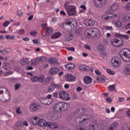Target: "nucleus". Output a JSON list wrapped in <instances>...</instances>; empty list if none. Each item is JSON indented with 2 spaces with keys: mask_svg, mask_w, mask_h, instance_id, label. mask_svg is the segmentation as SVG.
<instances>
[{
  "mask_svg": "<svg viewBox=\"0 0 130 130\" xmlns=\"http://www.w3.org/2000/svg\"><path fill=\"white\" fill-rule=\"evenodd\" d=\"M118 9V4L117 3H114L110 6V9L112 12H115V11H117Z\"/></svg>",
  "mask_w": 130,
  "mask_h": 130,
  "instance_id": "nucleus-23",
  "label": "nucleus"
},
{
  "mask_svg": "<svg viewBox=\"0 0 130 130\" xmlns=\"http://www.w3.org/2000/svg\"><path fill=\"white\" fill-rule=\"evenodd\" d=\"M84 82L86 85H89V84L92 83V78L90 77V76H86L84 78Z\"/></svg>",
  "mask_w": 130,
  "mask_h": 130,
  "instance_id": "nucleus-25",
  "label": "nucleus"
},
{
  "mask_svg": "<svg viewBox=\"0 0 130 130\" xmlns=\"http://www.w3.org/2000/svg\"><path fill=\"white\" fill-rule=\"evenodd\" d=\"M44 60H46V57H39V58H37L35 60L31 59L30 60V66H32V67H36L38 62H40V61H43Z\"/></svg>",
  "mask_w": 130,
  "mask_h": 130,
  "instance_id": "nucleus-12",
  "label": "nucleus"
},
{
  "mask_svg": "<svg viewBox=\"0 0 130 130\" xmlns=\"http://www.w3.org/2000/svg\"><path fill=\"white\" fill-rule=\"evenodd\" d=\"M70 2H66L64 5V8L68 16H76L77 15V7L74 5H69Z\"/></svg>",
  "mask_w": 130,
  "mask_h": 130,
  "instance_id": "nucleus-4",
  "label": "nucleus"
},
{
  "mask_svg": "<svg viewBox=\"0 0 130 130\" xmlns=\"http://www.w3.org/2000/svg\"><path fill=\"white\" fill-rule=\"evenodd\" d=\"M106 72L107 74H108L109 75H111V76H114V75H115V72H114V71L110 69H107Z\"/></svg>",
  "mask_w": 130,
  "mask_h": 130,
  "instance_id": "nucleus-33",
  "label": "nucleus"
},
{
  "mask_svg": "<svg viewBox=\"0 0 130 130\" xmlns=\"http://www.w3.org/2000/svg\"><path fill=\"white\" fill-rule=\"evenodd\" d=\"M122 22H130V16L125 15L122 18Z\"/></svg>",
  "mask_w": 130,
  "mask_h": 130,
  "instance_id": "nucleus-32",
  "label": "nucleus"
},
{
  "mask_svg": "<svg viewBox=\"0 0 130 130\" xmlns=\"http://www.w3.org/2000/svg\"><path fill=\"white\" fill-rule=\"evenodd\" d=\"M56 87H57V85L55 84H53L51 85L49 87V88L48 89V92H49V93H51L53 92V91H54V89H55Z\"/></svg>",
  "mask_w": 130,
  "mask_h": 130,
  "instance_id": "nucleus-26",
  "label": "nucleus"
},
{
  "mask_svg": "<svg viewBox=\"0 0 130 130\" xmlns=\"http://www.w3.org/2000/svg\"><path fill=\"white\" fill-rule=\"evenodd\" d=\"M95 21L92 19H87L84 20V24L85 26H94L95 25Z\"/></svg>",
  "mask_w": 130,
  "mask_h": 130,
  "instance_id": "nucleus-17",
  "label": "nucleus"
},
{
  "mask_svg": "<svg viewBox=\"0 0 130 130\" xmlns=\"http://www.w3.org/2000/svg\"><path fill=\"white\" fill-rule=\"evenodd\" d=\"M93 3L96 8H103L106 4V0H94Z\"/></svg>",
  "mask_w": 130,
  "mask_h": 130,
  "instance_id": "nucleus-13",
  "label": "nucleus"
},
{
  "mask_svg": "<svg viewBox=\"0 0 130 130\" xmlns=\"http://www.w3.org/2000/svg\"><path fill=\"white\" fill-rule=\"evenodd\" d=\"M66 80L68 82H73L76 80V77L71 74H69L66 76Z\"/></svg>",
  "mask_w": 130,
  "mask_h": 130,
  "instance_id": "nucleus-21",
  "label": "nucleus"
},
{
  "mask_svg": "<svg viewBox=\"0 0 130 130\" xmlns=\"http://www.w3.org/2000/svg\"><path fill=\"white\" fill-rule=\"evenodd\" d=\"M82 90H83V88L81 86H78L76 88V91H77V92H80V91H82Z\"/></svg>",
  "mask_w": 130,
  "mask_h": 130,
  "instance_id": "nucleus-63",
  "label": "nucleus"
},
{
  "mask_svg": "<svg viewBox=\"0 0 130 130\" xmlns=\"http://www.w3.org/2000/svg\"><path fill=\"white\" fill-rule=\"evenodd\" d=\"M41 109V106L39 104L33 103L29 106V110L31 112H35L37 110Z\"/></svg>",
  "mask_w": 130,
  "mask_h": 130,
  "instance_id": "nucleus-11",
  "label": "nucleus"
},
{
  "mask_svg": "<svg viewBox=\"0 0 130 130\" xmlns=\"http://www.w3.org/2000/svg\"><path fill=\"white\" fill-rule=\"evenodd\" d=\"M98 48V50L100 51H102V50H104L105 49L104 46H103V45H99Z\"/></svg>",
  "mask_w": 130,
  "mask_h": 130,
  "instance_id": "nucleus-43",
  "label": "nucleus"
},
{
  "mask_svg": "<svg viewBox=\"0 0 130 130\" xmlns=\"http://www.w3.org/2000/svg\"><path fill=\"white\" fill-rule=\"evenodd\" d=\"M118 126V124L117 123H114L111 125V128L113 130L115 129Z\"/></svg>",
  "mask_w": 130,
  "mask_h": 130,
  "instance_id": "nucleus-39",
  "label": "nucleus"
},
{
  "mask_svg": "<svg viewBox=\"0 0 130 130\" xmlns=\"http://www.w3.org/2000/svg\"><path fill=\"white\" fill-rule=\"evenodd\" d=\"M32 120L31 121V123L33 125H38L41 127H48L49 123V121H47L44 119L40 118L37 116H34L32 118Z\"/></svg>",
  "mask_w": 130,
  "mask_h": 130,
  "instance_id": "nucleus-2",
  "label": "nucleus"
},
{
  "mask_svg": "<svg viewBox=\"0 0 130 130\" xmlns=\"http://www.w3.org/2000/svg\"><path fill=\"white\" fill-rule=\"evenodd\" d=\"M11 99V94L7 88L0 87V100L2 102H8Z\"/></svg>",
  "mask_w": 130,
  "mask_h": 130,
  "instance_id": "nucleus-3",
  "label": "nucleus"
},
{
  "mask_svg": "<svg viewBox=\"0 0 130 130\" xmlns=\"http://www.w3.org/2000/svg\"><path fill=\"white\" fill-rule=\"evenodd\" d=\"M85 36L88 38H90V37H97L100 36V31L96 28H89L86 30Z\"/></svg>",
  "mask_w": 130,
  "mask_h": 130,
  "instance_id": "nucleus-6",
  "label": "nucleus"
},
{
  "mask_svg": "<svg viewBox=\"0 0 130 130\" xmlns=\"http://www.w3.org/2000/svg\"><path fill=\"white\" fill-rule=\"evenodd\" d=\"M76 130H87L84 126H77L76 127Z\"/></svg>",
  "mask_w": 130,
  "mask_h": 130,
  "instance_id": "nucleus-44",
  "label": "nucleus"
},
{
  "mask_svg": "<svg viewBox=\"0 0 130 130\" xmlns=\"http://www.w3.org/2000/svg\"><path fill=\"white\" fill-rule=\"evenodd\" d=\"M113 35L114 37H115L116 38H121L122 35L120 33L118 32H114L113 34Z\"/></svg>",
  "mask_w": 130,
  "mask_h": 130,
  "instance_id": "nucleus-38",
  "label": "nucleus"
},
{
  "mask_svg": "<svg viewBox=\"0 0 130 130\" xmlns=\"http://www.w3.org/2000/svg\"><path fill=\"white\" fill-rule=\"evenodd\" d=\"M106 101L108 102V103H111V102H112V100H111V99L109 97L106 98Z\"/></svg>",
  "mask_w": 130,
  "mask_h": 130,
  "instance_id": "nucleus-54",
  "label": "nucleus"
},
{
  "mask_svg": "<svg viewBox=\"0 0 130 130\" xmlns=\"http://www.w3.org/2000/svg\"><path fill=\"white\" fill-rule=\"evenodd\" d=\"M10 75H13V72L9 71V72H6L5 73V76H10Z\"/></svg>",
  "mask_w": 130,
  "mask_h": 130,
  "instance_id": "nucleus-59",
  "label": "nucleus"
},
{
  "mask_svg": "<svg viewBox=\"0 0 130 130\" xmlns=\"http://www.w3.org/2000/svg\"><path fill=\"white\" fill-rule=\"evenodd\" d=\"M102 29V30H108L109 31H112L113 30V28L112 26H103Z\"/></svg>",
  "mask_w": 130,
  "mask_h": 130,
  "instance_id": "nucleus-35",
  "label": "nucleus"
},
{
  "mask_svg": "<svg viewBox=\"0 0 130 130\" xmlns=\"http://www.w3.org/2000/svg\"><path fill=\"white\" fill-rule=\"evenodd\" d=\"M84 116H85L83 115L82 117V115H80L77 117L76 119V122H79L80 124H87L88 121L93 119V117L90 116H87V118H84Z\"/></svg>",
  "mask_w": 130,
  "mask_h": 130,
  "instance_id": "nucleus-8",
  "label": "nucleus"
},
{
  "mask_svg": "<svg viewBox=\"0 0 130 130\" xmlns=\"http://www.w3.org/2000/svg\"><path fill=\"white\" fill-rule=\"evenodd\" d=\"M59 97L60 99H62V100H66L67 101H69V100L71 99H70V95H69V94L64 91H59Z\"/></svg>",
  "mask_w": 130,
  "mask_h": 130,
  "instance_id": "nucleus-14",
  "label": "nucleus"
},
{
  "mask_svg": "<svg viewBox=\"0 0 130 130\" xmlns=\"http://www.w3.org/2000/svg\"><path fill=\"white\" fill-rule=\"evenodd\" d=\"M61 34L59 32H55L54 35L51 36V39H57V38H59L61 37Z\"/></svg>",
  "mask_w": 130,
  "mask_h": 130,
  "instance_id": "nucleus-27",
  "label": "nucleus"
},
{
  "mask_svg": "<svg viewBox=\"0 0 130 130\" xmlns=\"http://www.w3.org/2000/svg\"><path fill=\"white\" fill-rule=\"evenodd\" d=\"M52 34V27H48L46 28V35H50Z\"/></svg>",
  "mask_w": 130,
  "mask_h": 130,
  "instance_id": "nucleus-34",
  "label": "nucleus"
},
{
  "mask_svg": "<svg viewBox=\"0 0 130 130\" xmlns=\"http://www.w3.org/2000/svg\"><path fill=\"white\" fill-rule=\"evenodd\" d=\"M111 62L112 67L116 69H118L121 66V60L120 58L115 56L113 57L111 60Z\"/></svg>",
  "mask_w": 130,
  "mask_h": 130,
  "instance_id": "nucleus-9",
  "label": "nucleus"
},
{
  "mask_svg": "<svg viewBox=\"0 0 130 130\" xmlns=\"http://www.w3.org/2000/svg\"><path fill=\"white\" fill-rule=\"evenodd\" d=\"M60 15H61V16H66L67 15V13H66V12H64V11H61L60 12Z\"/></svg>",
  "mask_w": 130,
  "mask_h": 130,
  "instance_id": "nucleus-64",
  "label": "nucleus"
},
{
  "mask_svg": "<svg viewBox=\"0 0 130 130\" xmlns=\"http://www.w3.org/2000/svg\"><path fill=\"white\" fill-rule=\"evenodd\" d=\"M96 81H98V82H99V83H103V82H104L105 79L103 77H97L96 78Z\"/></svg>",
  "mask_w": 130,
  "mask_h": 130,
  "instance_id": "nucleus-40",
  "label": "nucleus"
},
{
  "mask_svg": "<svg viewBox=\"0 0 130 130\" xmlns=\"http://www.w3.org/2000/svg\"><path fill=\"white\" fill-rule=\"evenodd\" d=\"M109 91H114L115 90V86L114 85H111L108 87Z\"/></svg>",
  "mask_w": 130,
  "mask_h": 130,
  "instance_id": "nucleus-42",
  "label": "nucleus"
},
{
  "mask_svg": "<svg viewBox=\"0 0 130 130\" xmlns=\"http://www.w3.org/2000/svg\"><path fill=\"white\" fill-rule=\"evenodd\" d=\"M121 38H124V39H129V36L127 35H122Z\"/></svg>",
  "mask_w": 130,
  "mask_h": 130,
  "instance_id": "nucleus-53",
  "label": "nucleus"
},
{
  "mask_svg": "<svg viewBox=\"0 0 130 130\" xmlns=\"http://www.w3.org/2000/svg\"><path fill=\"white\" fill-rule=\"evenodd\" d=\"M80 114V110H77L76 112L74 113V116L75 117H77V116H79Z\"/></svg>",
  "mask_w": 130,
  "mask_h": 130,
  "instance_id": "nucleus-50",
  "label": "nucleus"
},
{
  "mask_svg": "<svg viewBox=\"0 0 130 130\" xmlns=\"http://www.w3.org/2000/svg\"><path fill=\"white\" fill-rule=\"evenodd\" d=\"M16 113L17 114H21L22 112L21 111V109L20 108H16Z\"/></svg>",
  "mask_w": 130,
  "mask_h": 130,
  "instance_id": "nucleus-55",
  "label": "nucleus"
},
{
  "mask_svg": "<svg viewBox=\"0 0 130 130\" xmlns=\"http://www.w3.org/2000/svg\"><path fill=\"white\" fill-rule=\"evenodd\" d=\"M17 15L19 16V17H21L22 15H23V12L21 10H18L17 11Z\"/></svg>",
  "mask_w": 130,
  "mask_h": 130,
  "instance_id": "nucleus-58",
  "label": "nucleus"
},
{
  "mask_svg": "<svg viewBox=\"0 0 130 130\" xmlns=\"http://www.w3.org/2000/svg\"><path fill=\"white\" fill-rule=\"evenodd\" d=\"M115 25L116 26V27H118V28H120V27L122 26V22L119 20H118L115 22Z\"/></svg>",
  "mask_w": 130,
  "mask_h": 130,
  "instance_id": "nucleus-37",
  "label": "nucleus"
},
{
  "mask_svg": "<svg viewBox=\"0 0 130 130\" xmlns=\"http://www.w3.org/2000/svg\"><path fill=\"white\" fill-rule=\"evenodd\" d=\"M58 72H59V69L58 68H52L49 69V74L50 75H52V76H54V75H56Z\"/></svg>",
  "mask_w": 130,
  "mask_h": 130,
  "instance_id": "nucleus-18",
  "label": "nucleus"
},
{
  "mask_svg": "<svg viewBox=\"0 0 130 130\" xmlns=\"http://www.w3.org/2000/svg\"><path fill=\"white\" fill-rule=\"evenodd\" d=\"M65 24L66 25H73V27H76L77 26V21L74 19H70V21H66Z\"/></svg>",
  "mask_w": 130,
  "mask_h": 130,
  "instance_id": "nucleus-19",
  "label": "nucleus"
},
{
  "mask_svg": "<svg viewBox=\"0 0 130 130\" xmlns=\"http://www.w3.org/2000/svg\"><path fill=\"white\" fill-rule=\"evenodd\" d=\"M6 39H15V36L14 35H6Z\"/></svg>",
  "mask_w": 130,
  "mask_h": 130,
  "instance_id": "nucleus-47",
  "label": "nucleus"
},
{
  "mask_svg": "<svg viewBox=\"0 0 130 130\" xmlns=\"http://www.w3.org/2000/svg\"><path fill=\"white\" fill-rule=\"evenodd\" d=\"M49 125L48 126V127L49 128H52V129H56V128H58L59 127V125L58 123L55 122H48Z\"/></svg>",
  "mask_w": 130,
  "mask_h": 130,
  "instance_id": "nucleus-15",
  "label": "nucleus"
},
{
  "mask_svg": "<svg viewBox=\"0 0 130 130\" xmlns=\"http://www.w3.org/2000/svg\"><path fill=\"white\" fill-rule=\"evenodd\" d=\"M45 98L46 99H48L50 101V102H52L53 101L52 95L51 94H49L46 98Z\"/></svg>",
  "mask_w": 130,
  "mask_h": 130,
  "instance_id": "nucleus-41",
  "label": "nucleus"
},
{
  "mask_svg": "<svg viewBox=\"0 0 130 130\" xmlns=\"http://www.w3.org/2000/svg\"><path fill=\"white\" fill-rule=\"evenodd\" d=\"M70 107V104L68 103L60 102L55 105L53 107V111L49 112L47 114V117L51 120H56L60 118V112L68 109Z\"/></svg>",
  "mask_w": 130,
  "mask_h": 130,
  "instance_id": "nucleus-1",
  "label": "nucleus"
},
{
  "mask_svg": "<svg viewBox=\"0 0 130 130\" xmlns=\"http://www.w3.org/2000/svg\"><path fill=\"white\" fill-rule=\"evenodd\" d=\"M89 129L90 130H95V126L94 125L91 124L89 126Z\"/></svg>",
  "mask_w": 130,
  "mask_h": 130,
  "instance_id": "nucleus-57",
  "label": "nucleus"
},
{
  "mask_svg": "<svg viewBox=\"0 0 130 130\" xmlns=\"http://www.w3.org/2000/svg\"><path fill=\"white\" fill-rule=\"evenodd\" d=\"M21 63L22 66H26V64H29V59L27 58H23L21 60Z\"/></svg>",
  "mask_w": 130,
  "mask_h": 130,
  "instance_id": "nucleus-29",
  "label": "nucleus"
},
{
  "mask_svg": "<svg viewBox=\"0 0 130 130\" xmlns=\"http://www.w3.org/2000/svg\"><path fill=\"white\" fill-rule=\"evenodd\" d=\"M17 33L20 35H23L25 34V30L24 29H19L17 31Z\"/></svg>",
  "mask_w": 130,
  "mask_h": 130,
  "instance_id": "nucleus-46",
  "label": "nucleus"
},
{
  "mask_svg": "<svg viewBox=\"0 0 130 130\" xmlns=\"http://www.w3.org/2000/svg\"><path fill=\"white\" fill-rule=\"evenodd\" d=\"M40 100L41 102L43 103V104H45V105H50V104L52 103V102H50L49 100L44 98H42Z\"/></svg>",
  "mask_w": 130,
  "mask_h": 130,
  "instance_id": "nucleus-20",
  "label": "nucleus"
},
{
  "mask_svg": "<svg viewBox=\"0 0 130 130\" xmlns=\"http://www.w3.org/2000/svg\"><path fill=\"white\" fill-rule=\"evenodd\" d=\"M124 73L125 75H127V76L130 75V64H127L125 66Z\"/></svg>",
  "mask_w": 130,
  "mask_h": 130,
  "instance_id": "nucleus-22",
  "label": "nucleus"
},
{
  "mask_svg": "<svg viewBox=\"0 0 130 130\" xmlns=\"http://www.w3.org/2000/svg\"><path fill=\"white\" fill-rule=\"evenodd\" d=\"M126 116H127V117L130 118V110H128L126 111Z\"/></svg>",
  "mask_w": 130,
  "mask_h": 130,
  "instance_id": "nucleus-61",
  "label": "nucleus"
},
{
  "mask_svg": "<svg viewBox=\"0 0 130 130\" xmlns=\"http://www.w3.org/2000/svg\"><path fill=\"white\" fill-rule=\"evenodd\" d=\"M73 39H74V36H73L72 34H70L66 38V41H72Z\"/></svg>",
  "mask_w": 130,
  "mask_h": 130,
  "instance_id": "nucleus-36",
  "label": "nucleus"
},
{
  "mask_svg": "<svg viewBox=\"0 0 130 130\" xmlns=\"http://www.w3.org/2000/svg\"><path fill=\"white\" fill-rule=\"evenodd\" d=\"M118 15L115 13H112L109 12V10H107L106 13L102 15V19L103 21H108V20H112L114 18H117Z\"/></svg>",
  "mask_w": 130,
  "mask_h": 130,
  "instance_id": "nucleus-7",
  "label": "nucleus"
},
{
  "mask_svg": "<svg viewBox=\"0 0 130 130\" xmlns=\"http://www.w3.org/2000/svg\"><path fill=\"white\" fill-rule=\"evenodd\" d=\"M48 62L51 64L54 63L55 62L54 58H49L48 59Z\"/></svg>",
  "mask_w": 130,
  "mask_h": 130,
  "instance_id": "nucleus-45",
  "label": "nucleus"
},
{
  "mask_svg": "<svg viewBox=\"0 0 130 130\" xmlns=\"http://www.w3.org/2000/svg\"><path fill=\"white\" fill-rule=\"evenodd\" d=\"M0 53H2L3 54H8L9 52L6 50H0Z\"/></svg>",
  "mask_w": 130,
  "mask_h": 130,
  "instance_id": "nucleus-56",
  "label": "nucleus"
},
{
  "mask_svg": "<svg viewBox=\"0 0 130 130\" xmlns=\"http://www.w3.org/2000/svg\"><path fill=\"white\" fill-rule=\"evenodd\" d=\"M79 69L80 70V71H82L90 70V68H89V67H88L85 64L80 65L79 66Z\"/></svg>",
  "mask_w": 130,
  "mask_h": 130,
  "instance_id": "nucleus-24",
  "label": "nucleus"
},
{
  "mask_svg": "<svg viewBox=\"0 0 130 130\" xmlns=\"http://www.w3.org/2000/svg\"><path fill=\"white\" fill-rule=\"evenodd\" d=\"M64 67L67 69V70H73V69L75 68V64L69 63V64H67V65H65Z\"/></svg>",
  "mask_w": 130,
  "mask_h": 130,
  "instance_id": "nucleus-31",
  "label": "nucleus"
},
{
  "mask_svg": "<svg viewBox=\"0 0 130 130\" xmlns=\"http://www.w3.org/2000/svg\"><path fill=\"white\" fill-rule=\"evenodd\" d=\"M21 87V84L19 83H17L15 85V90H17L18 89H19Z\"/></svg>",
  "mask_w": 130,
  "mask_h": 130,
  "instance_id": "nucleus-52",
  "label": "nucleus"
},
{
  "mask_svg": "<svg viewBox=\"0 0 130 130\" xmlns=\"http://www.w3.org/2000/svg\"><path fill=\"white\" fill-rule=\"evenodd\" d=\"M120 56L124 61L130 62V49L125 48L122 49L119 53Z\"/></svg>",
  "mask_w": 130,
  "mask_h": 130,
  "instance_id": "nucleus-5",
  "label": "nucleus"
},
{
  "mask_svg": "<svg viewBox=\"0 0 130 130\" xmlns=\"http://www.w3.org/2000/svg\"><path fill=\"white\" fill-rule=\"evenodd\" d=\"M95 73L98 76L101 75V72H100V71H99V70H98V69H96L95 70Z\"/></svg>",
  "mask_w": 130,
  "mask_h": 130,
  "instance_id": "nucleus-60",
  "label": "nucleus"
},
{
  "mask_svg": "<svg viewBox=\"0 0 130 130\" xmlns=\"http://www.w3.org/2000/svg\"><path fill=\"white\" fill-rule=\"evenodd\" d=\"M31 80L32 82H43L44 81V76L41 75L39 77L37 76H34L31 77Z\"/></svg>",
  "mask_w": 130,
  "mask_h": 130,
  "instance_id": "nucleus-16",
  "label": "nucleus"
},
{
  "mask_svg": "<svg viewBox=\"0 0 130 130\" xmlns=\"http://www.w3.org/2000/svg\"><path fill=\"white\" fill-rule=\"evenodd\" d=\"M30 35L31 36H37V31L34 30L30 32Z\"/></svg>",
  "mask_w": 130,
  "mask_h": 130,
  "instance_id": "nucleus-51",
  "label": "nucleus"
},
{
  "mask_svg": "<svg viewBox=\"0 0 130 130\" xmlns=\"http://www.w3.org/2000/svg\"><path fill=\"white\" fill-rule=\"evenodd\" d=\"M11 22L10 21H6L4 23H3V26L4 27H8L9 25H10V23Z\"/></svg>",
  "mask_w": 130,
  "mask_h": 130,
  "instance_id": "nucleus-49",
  "label": "nucleus"
},
{
  "mask_svg": "<svg viewBox=\"0 0 130 130\" xmlns=\"http://www.w3.org/2000/svg\"><path fill=\"white\" fill-rule=\"evenodd\" d=\"M125 29H126V30H129L130 29V22L127 23L125 26Z\"/></svg>",
  "mask_w": 130,
  "mask_h": 130,
  "instance_id": "nucleus-62",
  "label": "nucleus"
},
{
  "mask_svg": "<svg viewBox=\"0 0 130 130\" xmlns=\"http://www.w3.org/2000/svg\"><path fill=\"white\" fill-rule=\"evenodd\" d=\"M80 9L82 10H80L79 13L80 14L84 13L86 12V11H87V7H86L85 5H81L80 6Z\"/></svg>",
  "mask_w": 130,
  "mask_h": 130,
  "instance_id": "nucleus-30",
  "label": "nucleus"
},
{
  "mask_svg": "<svg viewBox=\"0 0 130 130\" xmlns=\"http://www.w3.org/2000/svg\"><path fill=\"white\" fill-rule=\"evenodd\" d=\"M123 41H120L116 38L111 40V45L115 47H121V46H123Z\"/></svg>",
  "mask_w": 130,
  "mask_h": 130,
  "instance_id": "nucleus-10",
  "label": "nucleus"
},
{
  "mask_svg": "<svg viewBox=\"0 0 130 130\" xmlns=\"http://www.w3.org/2000/svg\"><path fill=\"white\" fill-rule=\"evenodd\" d=\"M2 68L6 70V71H9L11 70V65L8 63H3L2 65Z\"/></svg>",
  "mask_w": 130,
  "mask_h": 130,
  "instance_id": "nucleus-28",
  "label": "nucleus"
},
{
  "mask_svg": "<svg viewBox=\"0 0 130 130\" xmlns=\"http://www.w3.org/2000/svg\"><path fill=\"white\" fill-rule=\"evenodd\" d=\"M125 9L126 11H130V3H128L127 4H126L125 6Z\"/></svg>",
  "mask_w": 130,
  "mask_h": 130,
  "instance_id": "nucleus-48",
  "label": "nucleus"
}]
</instances>
